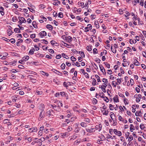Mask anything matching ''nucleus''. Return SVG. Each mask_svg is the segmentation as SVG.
<instances>
[{"label":"nucleus","instance_id":"obj_24","mask_svg":"<svg viewBox=\"0 0 146 146\" xmlns=\"http://www.w3.org/2000/svg\"><path fill=\"white\" fill-rule=\"evenodd\" d=\"M94 24L96 28L98 29L100 27L98 22L95 21L94 23Z\"/></svg>","mask_w":146,"mask_h":146},{"label":"nucleus","instance_id":"obj_58","mask_svg":"<svg viewBox=\"0 0 146 146\" xmlns=\"http://www.w3.org/2000/svg\"><path fill=\"white\" fill-rule=\"evenodd\" d=\"M61 57V55L60 54L57 55L56 56V58L57 59H59Z\"/></svg>","mask_w":146,"mask_h":146},{"label":"nucleus","instance_id":"obj_31","mask_svg":"<svg viewBox=\"0 0 146 146\" xmlns=\"http://www.w3.org/2000/svg\"><path fill=\"white\" fill-rule=\"evenodd\" d=\"M140 127L142 130H144L145 127L144 126V124L141 123L140 125Z\"/></svg>","mask_w":146,"mask_h":146},{"label":"nucleus","instance_id":"obj_42","mask_svg":"<svg viewBox=\"0 0 146 146\" xmlns=\"http://www.w3.org/2000/svg\"><path fill=\"white\" fill-rule=\"evenodd\" d=\"M9 30H10L9 31L7 32L9 36L11 35L12 33H13V32H12L11 31V29H9Z\"/></svg>","mask_w":146,"mask_h":146},{"label":"nucleus","instance_id":"obj_20","mask_svg":"<svg viewBox=\"0 0 146 146\" xmlns=\"http://www.w3.org/2000/svg\"><path fill=\"white\" fill-rule=\"evenodd\" d=\"M79 53L80 54L82 58H84L85 57V54L83 52L80 51L79 52Z\"/></svg>","mask_w":146,"mask_h":146},{"label":"nucleus","instance_id":"obj_11","mask_svg":"<svg viewBox=\"0 0 146 146\" xmlns=\"http://www.w3.org/2000/svg\"><path fill=\"white\" fill-rule=\"evenodd\" d=\"M4 8L2 7H0V12L1 13V14L2 15H3L4 14Z\"/></svg>","mask_w":146,"mask_h":146},{"label":"nucleus","instance_id":"obj_28","mask_svg":"<svg viewBox=\"0 0 146 146\" xmlns=\"http://www.w3.org/2000/svg\"><path fill=\"white\" fill-rule=\"evenodd\" d=\"M40 41L42 43H44L46 44H47L48 43V41L45 39L42 40Z\"/></svg>","mask_w":146,"mask_h":146},{"label":"nucleus","instance_id":"obj_2","mask_svg":"<svg viewBox=\"0 0 146 146\" xmlns=\"http://www.w3.org/2000/svg\"><path fill=\"white\" fill-rule=\"evenodd\" d=\"M37 130V128L36 127H33L32 128H30L29 129V132H36Z\"/></svg>","mask_w":146,"mask_h":146},{"label":"nucleus","instance_id":"obj_36","mask_svg":"<svg viewBox=\"0 0 146 146\" xmlns=\"http://www.w3.org/2000/svg\"><path fill=\"white\" fill-rule=\"evenodd\" d=\"M109 108L110 110H113L114 109V107L112 105L110 104L109 105Z\"/></svg>","mask_w":146,"mask_h":146},{"label":"nucleus","instance_id":"obj_60","mask_svg":"<svg viewBox=\"0 0 146 146\" xmlns=\"http://www.w3.org/2000/svg\"><path fill=\"white\" fill-rule=\"evenodd\" d=\"M9 40L13 44L15 42V40L13 38H12Z\"/></svg>","mask_w":146,"mask_h":146},{"label":"nucleus","instance_id":"obj_46","mask_svg":"<svg viewBox=\"0 0 146 146\" xmlns=\"http://www.w3.org/2000/svg\"><path fill=\"white\" fill-rule=\"evenodd\" d=\"M102 82L106 84H108V82L107 79L104 78L103 79Z\"/></svg>","mask_w":146,"mask_h":146},{"label":"nucleus","instance_id":"obj_55","mask_svg":"<svg viewBox=\"0 0 146 146\" xmlns=\"http://www.w3.org/2000/svg\"><path fill=\"white\" fill-rule=\"evenodd\" d=\"M51 44L52 45H54L55 43L57 44L56 42L53 40H52L50 41Z\"/></svg>","mask_w":146,"mask_h":146},{"label":"nucleus","instance_id":"obj_53","mask_svg":"<svg viewBox=\"0 0 146 146\" xmlns=\"http://www.w3.org/2000/svg\"><path fill=\"white\" fill-rule=\"evenodd\" d=\"M41 73H42V74L44 75H46V76H48V73H46L43 71H41Z\"/></svg>","mask_w":146,"mask_h":146},{"label":"nucleus","instance_id":"obj_39","mask_svg":"<svg viewBox=\"0 0 146 146\" xmlns=\"http://www.w3.org/2000/svg\"><path fill=\"white\" fill-rule=\"evenodd\" d=\"M117 84H118L117 83H116L115 81H113L112 82V85H113L114 87H116Z\"/></svg>","mask_w":146,"mask_h":146},{"label":"nucleus","instance_id":"obj_33","mask_svg":"<svg viewBox=\"0 0 146 146\" xmlns=\"http://www.w3.org/2000/svg\"><path fill=\"white\" fill-rule=\"evenodd\" d=\"M68 133L67 132H66L65 133H62V136L63 137L66 136H68Z\"/></svg>","mask_w":146,"mask_h":146},{"label":"nucleus","instance_id":"obj_19","mask_svg":"<svg viewBox=\"0 0 146 146\" xmlns=\"http://www.w3.org/2000/svg\"><path fill=\"white\" fill-rule=\"evenodd\" d=\"M14 31L16 33H19L21 32L20 29L18 28H16L14 29Z\"/></svg>","mask_w":146,"mask_h":146},{"label":"nucleus","instance_id":"obj_6","mask_svg":"<svg viewBox=\"0 0 146 146\" xmlns=\"http://www.w3.org/2000/svg\"><path fill=\"white\" fill-rule=\"evenodd\" d=\"M99 67L101 71L104 74H106V72L105 69L103 68L102 65H99Z\"/></svg>","mask_w":146,"mask_h":146},{"label":"nucleus","instance_id":"obj_40","mask_svg":"<svg viewBox=\"0 0 146 146\" xmlns=\"http://www.w3.org/2000/svg\"><path fill=\"white\" fill-rule=\"evenodd\" d=\"M127 101L128 100L126 98L124 99V102L125 104H129V102Z\"/></svg>","mask_w":146,"mask_h":146},{"label":"nucleus","instance_id":"obj_8","mask_svg":"<svg viewBox=\"0 0 146 146\" xmlns=\"http://www.w3.org/2000/svg\"><path fill=\"white\" fill-rule=\"evenodd\" d=\"M113 100L114 102H119L118 96L117 95H116L113 98Z\"/></svg>","mask_w":146,"mask_h":146},{"label":"nucleus","instance_id":"obj_57","mask_svg":"<svg viewBox=\"0 0 146 146\" xmlns=\"http://www.w3.org/2000/svg\"><path fill=\"white\" fill-rule=\"evenodd\" d=\"M121 78L120 79H119V78H117V83L118 84V83H119V84H120L121 82Z\"/></svg>","mask_w":146,"mask_h":146},{"label":"nucleus","instance_id":"obj_63","mask_svg":"<svg viewBox=\"0 0 146 146\" xmlns=\"http://www.w3.org/2000/svg\"><path fill=\"white\" fill-rule=\"evenodd\" d=\"M67 84H68V82L66 83V82H64L63 85L65 87L67 88L68 87V86L67 85Z\"/></svg>","mask_w":146,"mask_h":146},{"label":"nucleus","instance_id":"obj_5","mask_svg":"<svg viewBox=\"0 0 146 146\" xmlns=\"http://www.w3.org/2000/svg\"><path fill=\"white\" fill-rule=\"evenodd\" d=\"M38 35L41 38H42L46 35V33L44 31H42Z\"/></svg>","mask_w":146,"mask_h":146},{"label":"nucleus","instance_id":"obj_54","mask_svg":"<svg viewBox=\"0 0 146 146\" xmlns=\"http://www.w3.org/2000/svg\"><path fill=\"white\" fill-rule=\"evenodd\" d=\"M111 51H112V52L114 53H115L116 52V50H115L114 51V49H113L112 48V46H111Z\"/></svg>","mask_w":146,"mask_h":146},{"label":"nucleus","instance_id":"obj_49","mask_svg":"<svg viewBox=\"0 0 146 146\" xmlns=\"http://www.w3.org/2000/svg\"><path fill=\"white\" fill-rule=\"evenodd\" d=\"M129 133L128 132H127L125 133V137H126V139H127L128 138L129 136Z\"/></svg>","mask_w":146,"mask_h":146},{"label":"nucleus","instance_id":"obj_1","mask_svg":"<svg viewBox=\"0 0 146 146\" xmlns=\"http://www.w3.org/2000/svg\"><path fill=\"white\" fill-rule=\"evenodd\" d=\"M18 18L19 20V23L20 25H21L22 23H26L27 22L26 20L23 17H19Z\"/></svg>","mask_w":146,"mask_h":146},{"label":"nucleus","instance_id":"obj_23","mask_svg":"<svg viewBox=\"0 0 146 146\" xmlns=\"http://www.w3.org/2000/svg\"><path fill=\"white\" fill-rule=\"evenodd\" d=\"M110 117H111V119H112L113 121H115V120H114V119H113L112 118V117L113 116H114V117L115 116L114 114L112 112H111L110 114Z\"/></svg>","mask_w":146,"mask_h":146},{"label":"nucleus","instance_id":"obj_18","mask_svg":"<svg viewBox=\"0 0 146 146\" xmlns=\"http://www.w3.org/2000/svg\"><path fill=\"white\" fill-rule=\"evenodd\" d=\"M93 81L92 82V86H95L96 85L98 84V83L97 84H96V81L95 79H93Z\"/></svg>","mask_w":146,"mask_h":146},{"label":"nucleus","instance_id":"obj_7","mask_svg":"<svg viewBox=\"0 0 146 146\" xmlns=\"http://www.w3.org/2000/svg\"><path fill=\"white\" fill-rule=\"evenodd\" d=\"M52 70L53 72L55 73H56V74H57L59 75H62V72H60L59 71L57 70H56L53 69H52Z\"/></svg>","mask_w":146,"mask_h":146},{"label":"nucleus","instance_id":"obj_14","mask_svg":"<svg viewBox=\"0 0 146 146\" xmlns=\"http://www.w3.org/2000/svg\"><path fill=\"white\" fill-rule=\"evenodd\" d=\"M129 42L131 44H132L133 43H135L136 42V41L135 39L132 40V39H130L129 40Z\"/></svg>","mask_w":146,"mask_h":146},{"label":"nucleus","instance_id":"obj_29","mask_svg":"<svg viewBox=\"0 0 146 146\" xmlns=\"http://www.w3.org/2000/svg\"><path fill=\"white\" fill-rule=\"evenodd\" d=\"M98 102L97 100L95 98H93V103L94 104H97Z\"/></svg>","mask_w":146,"mask_h":146},{"label":"nucleus","instance_id":"obj_22","mask_svg":"<svg viewBox=\"0 0 146 146\" xmlns=\"http://www.w3.org/2000/svg\"><path fill=\"white\" fill-rule=\"evenodd\" d=\"M55 1L53 3V4L54 5H58V3H60V2L58 0H54Z\"/></svg>","mask_w":146,"mask_h":146},{"label":"nucleus","instance_id":"obj_38","mask_svg":"<svg viewBox=\"0 0 146 146\" xmlns=\"http://www.w3.org/2000/svg\"><path fill=\"white\" fill-rule=\"evenodd\" d=\"M106 136L107 138H111V139H113V137L112 136L110 135L109 134H107Z\"/></svg>","mask_w":146,"mask_h":146},{"label":"nucleus","instance_id":"obj_34","mask_svg":"<svg viewBox=\"0 0 146 146\" xmlns=\"http://www.w3.org/2000/svg\"><path fill=\"white\" fill-rule=\"evenodd\" d=\"M81 128L79 127L76 128V129H75L74 131L76 133L79 132V131H80Z\"/></svg>","mask_w":146,"mask_h":146},{"label":"nucleus","instance_id":"obj_26","mask_svg":"<svg viewBox=\"0 0 146 146\" xmlns=\"http://www.w3.org/2000/svg\"><path fill=\"white\" fill-rule=\"evenodd\" d=\"M99 96L101 98H103L104 96V94L102 92H100L99 93Z\"/></svg>","mask_w":146,"mask_h":146},{"label":"nucleus","instance_id":"obj_30","mask_svg":"<svg viewBox=\"0 0 146 146\" xmlns=\"http://www.w3.org/2000/svg\"><path fill=\"white\" fill-rule=\"evenodd\" d=\"M103 85H102L101 86V88H105L107 86V84H106L105 83H103Z\"/></svg>","mask_w":146,"mask_h":146},{"label":"nucleus","instance_id":"obj_9","mask_svg":"<svg viewBox=\"0 0 146 146\" xmlns=\"http://www.w3.org/2000/svg\"><path fill=\"white\" fill-rule=\"evenodd\" d=\"M80 134L83 136H84L86 134V132L85 130L83 129L82 128H81L80 131Z\"/></svg>","mask_w":146,"mask_h":146},{"label":"nucleus","instance_id":"obj_52","mask_svg":"<svg viewBox=\"0 0 146 146\" xmlns=\"http://www.w3.org/2000/svg\"><path fill=\"white\" fill-rule=\"evenodd\" d=\"M58 106L59 107H62L63 105L62 103L61 102H60V101L58 103Z\"/></svg>","mask_w":146,"mask_h":146},{"label":"nucleus","instance_id":"obj_15","mask_svg":"<svg viewBox=\"0 0 146 146\" xmlns=\"http://www.w3.org/2000/svg\"><path fill=\"white\" fill-rule=\"evenodd\" d=\"M18 96H13L12 97V101L13 102H16V100L17 99Z\"/></svg>","mask_w":146,"mask_h":146},{"label":"nucleus","instance_id":"obj_64","mask_svg":"<svg viewBox=\"0 0 146 146\" xmlns=\"http://www.w3.org/2000/svg\"><path fill=\"white\" fill-rule=\"evenodd\" d=\"M30 37L32 38H34L35 37V34L31 35H30Z\"/></svg>","mask_w":146,"mask_h":146},{"label":"nucleus","instance_id":"obj_13","mask_svg":"<svg viewBox=\"0 0 146 146\" xmlns=\"http://www.w3.org/2000/svg\"><path fill=\"white\" fill-rule=\"evenodd\" d=\"M35 49L34 48H33L31 49L29 52V54H34V52L35 51Z\"/></svg>","mask_w":146,"mask_h":146},{"label":"nucleus","instance_id":"obj_27","mask_svg":"<svg viewBox=\"0 0 146 146\" xmlns=\"http://www.w3.org/2000/svg\"><path fill=\"white\" fill-rule=\"evenodd\" d=\"M32 25L35 28H38L37 25L36 24L35 22H33L32 23Z\"/></svg>","mask_w":146,"mask_h":146},{"label":"nucleus","instance_id":"obj_61","mask_svg":"<svg viewBox=\"0 0 146 146\" xmlns=\"http://www.w3.org/2000/svg\"><path fill=\"white\" fill-rule=\"evenodd\" d=\"M143 0H141L140 2V5L141 6H143Z\"/></svg>","mask_w":146,"mask_h":146},{"label":"nucleus","instance_id":"obj_50","mask_svg":"<svg viewBox=\"0 0 146 146\" xmlns=\"http://www.w3.org/2000/svg\"><path fill=\"white\" fill-rule=\"evenodd\" d=\"M9 121V120L8 119H4L3 120V123L4 124H6L7 123H8V121Z\"/></svg>","mask_w":146,"mask_h":146},{"label":"nucleus","instance_id":"obj_56","mask_svg":"<svg viewBox=\"0 0 146 146\" xmlns=\"http://www.w3.org/2000/svg\"><path fill=\"white\" fill-rule=\"evenodd\" d=\"M97 50L96 48H94L93 50V52L94 54H96L98 53V52H96V51H97Z\"/></svg>","mask_w":146,"mask_h":146},{"label":"nucleus","instance_id":"obj_41","mask_svg":"<svg viewBox=\"0 0 146 146\" xmlns=\"http://www.w3.org/2000/svg\"><path fill=\"white\" fill-rule=\"evenodd\" d=\"M60 67L62 69L64 70L65 69V65L64 63H63L62 64Z\"/></svg>","mask_w":146,"mask_h":146},{"label":"nucleus","instance_id":"obj_17","mask_svg":"<svg viewBox=\"0 0 146 146\" xmlns=\"http://www.w3.org/2000/svg\"><path fill=\"white\" fill-rule=\"evenodd\" d=\"M29 58V56H25L23 57L22 59H23V60L24 61H26L28 60Z\"/></svg>","mask_w":146,"mask_h":146},{"label":"nucleus","instance_id":"obj_12","mask_svg":"<svg viewBox=\"0 0 146 146\" xmlns=\"http://www.w3.org/2000/svg\"><path fill=\"white\" fill-rule=\"evenodd\" d=\"M46 27L50 30H52L53 27L52 26L50 25H47L46 26Z\"/></svg>","mask_w":146,"mask_h":146},{"label":"nucleus","instance_id":"obj_47","mask_svg":"<svg viewBox=\"0 0 146 146\" xmlns=\"http://www.w3.org/2000/svg\"><path fill=\"white\" fill-rule=\"evenodd\" d=\"M130 129H135V128L133 124L130 125Z\"/></svg>","mask_w":146,"mask_h":146},{"label":"nucleus","instance_id":"obj_21","mask_svg":"<svg viewBox=\"0 0 146 146\" xmlns=\"http://www.w3.org/2000/svg\"><path fill=\"white\" fill-rule=\"evenodd\" d=\"M43 111H42L40 114L39 115V119H40V120H41L42 119V118L43 117V114H42V113L43 112Z\"/></svg>","mask_w":146,"mask_h":146},{"label":"nucleus","instance_id":"obj_43","mask_svg":"<svg viewBox=\"0 0 146 146\" xmlns=\"http://www.w3.org/2000/svg\"><path fill=\"white\" fill-rule=\"evenodd\" d=\"M71 60L73 61H75L76 60V58L73 56H72L70 58Z\"/></svg>","mask_w":146,"mask_h":146},{"label":"nucleus","instance_id":"obj_3","mask_svg":"<svg viewBox=\"0 0 146 146\" xmlns=\"http://www.w3.org/2000/svg\"><path fill=\"white\" fill-rule=\"evenodd\" d=\"M92 28V26L90 24H89L87 25V27L85 28V32H87L89 31V29L91 30Z\"/></svg>","mask_w":146,"mask_h":146},{"label":"nucleus","instance_id":"obj_37","mask_svg":"<svg viewBox=\"0 0 146 146\" xmlns=\"http://www.w3.org/2000/svg\"><path fill=\"white\" fill-rule=\"evenodd\" d=\"M58 16L60 18H62L63 17V15L62 13V12H60L58 14Z\"/></svg>","mask_w":146,"mask_h":146},{"label":"nucleus","instance_id":"obj_16","mask_svg":"<svg viewBox=\"0 0 146 146\" xmlns=\"http://www.w3.org/2000/svg\"><path fill=\"white\" fill-rule=\"evenodd\" d=\"M134 64L136 66H139V62L136 59H135L134 60Z\"/></svg>","mask_w":146,"mask_h":146},{"label":"nucleus","instance_id":"obj_62","mask_svg":"<svg viewBox=\"0 0 146 146\" xmlns=\"http://www.w3.org/2000/svg\"><path fill=\"white\" fill-rule=\"evenodd\" d=\"M84 75L86 78H89V77L88 76V74L86 72L85 73H84Z\"/></svg>","mask_w":146,"mask_h":146},{"label":"nucleus","instance_id":"obj_35","mask_svg":"<svg viewBox=\"0 0 146 146\" xmlns=\"http://www.w3.org/2000/svg\"><path fill=\"white\" fill-rule=\"evenodd\" d=\"M95 76L96 77L97 79V80L98 82H101V81L100 80V77L98 75H95Z\"/></svg>","mask_w":146,"mask_h":146},{"label":"nucleus","instance_id":"obj_32","mask_svg":"<svg viewBox=\"0 0 146 146\" xmlns=\"http://www.w3.org/2000/svg\"><path fill=\"white\" fill-rule=\"evenodd\" d=\"M86 123L84 122H82L80 123V125L83 127H86Z\"/></svg>","mask_w":146,"mask_h":146},{"label":"nucleus","instance_id":"obj_4","mask_svg":"<svg viewBox=\"0 0 146 146\" xmlns=\"http://www.w3.org/2000/svg\"><path fill=\"white\" fill-rule=\"evenodd\" d=\"M113 132L116 135L119 136H120L121 135V132L120 131H117L116 129H114L113 130Z\"/></svg>","mask_w":146,"mask_h":146},{"label":"nucleus","instance_id":"obj_59","mask_svg":"<svg viewBox=\"0 0 146 146\" xmlns=\"http://www.w3.org/2000/svg\"><path fill=\"white\" fill-rule=\"evenodd\" d=\"M79 2L78 3H79V5H80L81 6V7L82 8H84V3L83 2H80L79 3Z\"/></svg>","mask_w":146,"mask_h":146},{"label":"nucleus","instance_id":"obj_45","mask_svg":"<svg viewBox=\"0 0 146 146\" xmlns=\"http://www.w3.org/2000/svg\"><path fill=\"white\" fill-rule=\"evenodd\" d=\"M42 131L39 130L38 133V136H40L42 135Z\"/></svg>","mask_w":146,"mask_h":146},{"label":"nucleus","instance_id":"obj_51","mask_svg":"<svg viewBox=\"0 0 146 146\" xmlns=\"http://www.w3.org/2000/svg\"><path fill=\"white\" fill-rule=\"evenodd\" d=\"M133 138L132 135H131L129 137V138L128 139V141H129V142H130L131 141L133 140Z\"/></svg>","mask_w":146,"mask_h":146},{"label":"nucleus","instance_id":"obj_10","mask_svg":"<svg viewBox=\"0 0 146 146\" xmlns=\"http://www.w3.org/2000/svg\"><path fill=\"white\" fill-rule=\"evenodd\" d=\"M68 42L70 43V42H71L72 40V38L70 36H67L66 39Z\"/></svg>","mask_w":146,"mask_h":146},{"label":"nucleus","instance_id":"obj_44","mask_svg":"<svg viewBox=\"0 0 146 146\" xmlns=\"http://www.w3.org/2000/svg\"><path fill=\"white\" fill-rule=\"evenodd\" d=\"M102 112L103 113V114L104 115H108V112L107 111V112L105 110L104 111L103 110V111H102Z\"/></svg>","mask_w":146,"mask_h":146},{"label":"nucleus","instance_id":"obj_48","mask_svg":"<svg viewBox=\"0 0 146 146\" xmlns=\"http://www.w3.org/2000/svg\"><path fill=\"white\" fill-rule=\"evenodd\" d=\"M104 98V100L106 102H109V100L108 98L106 97H104L103 98Z\"/></svg>","mask_w":146,"mask_h":146},{"label":"nucleus","instance_id":"obj_25","mask_svg":"<svg viewBox=\"0 0 146 146\" xmlns=\"http://www.w3.org/2000/svg\"><path fill=\"white\" fill-rule=\"evenodd\" d=\"M62 57L64 58H65L67 59H68L69 58V57L68 56L66 55V54L64 53H62Z\"/></svg>","mask_w":146,"mask_h":146}]
</instances>
